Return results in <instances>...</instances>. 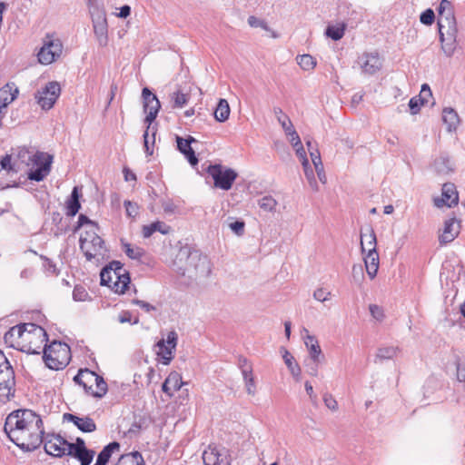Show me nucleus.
<instances>
[{
    "instance_id": "obj_44",
    "label": "nucleus",
    "mask_w": 465,
    "mask_h": 465,
    "mask_svg": "<svg viewBox=\"0 0 465 465\" xmlns=\"http://www.w3.org/2000/svg\"><path fill=\"white\" fill-rule=\"evenodd\" d=\"M258 205L265 212H273L277 206V201L271 195H265L258 201Z\"/></svg>"
},
{
    "instance_id": "obj_4",
    "label": "nucleus",
    "mask_w": 465,
    "mask_h": 465,
    "mask_svg": "<svg viewBox=\"0 0 465 465\" xmlns=\"http://www.w3.org/2000/svg\"><path fill=\"white\" fill-rule=\"evenodd\" d=\"M101 284L110 287L116 293H124L130 284L128 272L117 261L110 262L100 273Z\"/></svg>"
},
{
    "instance_id": "obj_55",
    "label": "nucleus",
    "mask_w": 465,
    "mask_h": 465,
    "mask_svg": "<svg viewBox=\"0 0 465 465\" xmlns=\"http://www.w3.org/2000/svg\"><path fill=\"white\" fill-rule=\"evenodd\" d=\"M323 402L329 410L332 411H336L338 410V402L331 394L325 393L323 395Z\"/></svg>"
},
{
    "instance_id": "obj_58",
    "label": "nucleus",
    "mask_w": 465,
    "mask_h": 465,
    "mask_svg": "<svg viewBox=\"0 0 465 465\" xmlns=\"http://www.w3.org/2000/svg\"><path fill=\"white\" fill-rule=\"evenodd\" d=\"M124 205L129 217H135L138 214V205L130 201H124Z\"/></svg>"
},
{
    "instance_id": "obj_20",
    "label": "nucleus",
    "mask_w": 465,
    "mask_h": 465,
    "mask_svg": "<svg viewBox=\"0 0 465 465\" xmlns=\"http://www.w3.org/2000/svg\"><path fill=\"white\" fill-rule=\"evenodd\" d=\"M359 64L362 72L368 74H374L381 68V59L378 54H363L359 58Z\"/></svg>"
},
{
    "instance_id": "obj_12",
    "label": "nucleus",
    "mask_w": 465,
    "mask_h": 465,
    "mask_svg": "<svg viewBox=\"0 0 465 465\" xmlns=\"http://www.w3.org/2000/svg\"><path fill=\"white\" fill-rule=\"evenodd\" d=\"M14 386V370L3 351H0V397H8Z\"/></svg>"
},
{
    "instance_id": "obj_19",
    "label": "nucleus",
    "mask_w": 465,
    "mask_h": 465,
    "mask_svg": "<svg viewBox=\"0 0 465 465\" xmlns=\"http://www.w3.org/2000/svg\"><path fill=\"white\" fill-rule=\"evenodd\" d=\"M459 196L456 188L453 183H444L442 187L441 198L434 199V204L437 207H442L444 205L452 207L458 203Z\"/></svg>"
},
{
    "instance_id": "obj_17",
    "label": "nucleus",
    "mask_w": 465,
    "mask_h": 465,
    "mask_svg": "<svg viewBox=\"0 0 465 465\" xmlns=\"http://www.w3.org/2000/svg\"><path fill=\"white\" fill-rule=\"evenodd\" d=\"M142 97L143 100V110L146 113L144 122L146 124H152L155 120L161 107L160 102L156 95L153 94L147 87L143 89Z\"/></svg>"
},
{
    "instance_id": "obj_30",
    "label": "nucleus",
    "mask_w": 465,
    "mask_h": 465,
    "mask_svg": "<svg viewBox=\"0 0 465 465\" xmlns=\"http://www.w3.org/2000/svg\"><path fill=\"white\" fill-rule=\"evenodd\" d=\"M87 6L92 21L107 18L103 0H87Z\"/></svg>"
},
{
    "instance_id": "obj_38",
    "label": "nucleus",
    "mask_w": 465,
    "mask_h": 465,
    "mask_svg": "<svg viewBox=\"0 0 465 465\" xmlns=\"http://www.w3.org/2000/svg\"><path fill=\"white\" fill-rule=\"evenodd\" d=\"M242 378L245 383L246 392L253 396L256 393V384L252 374V367H247L243 371Z\"/></svg>"
},
{
    "instance_id": "obj_26",
    "label": "nucleus",
    "mask_w": 465,
    "mask_h": 465,
    "mask_svg": "<svg viewBox=\"0 0 465 465\" xmlns=\"http://www.w3.org/2000/svg\"><path fill=\"white\" fill-rule=\"evenodd\" d=\"M183 384L181 374L177 371H172L163 383L162 389L163 392L172 396L173 392L182 388Z\"/></svg>"
},
{
    "instance_id": "obj_15",
    "label": "nucleus",
    "mask_w": 465,
    "mask_h": 465,
    "mask_svg": "<svg viewBox=\"0 0 465 465\" xmlns=\"http://www.w3.org/2000/svg\"><path fill=\"white\" fill-rule=\"evenodd\" d=\"M439 34L442 51L447 56H452L457 47V25H440Z\"/></svg>"
},
{
    "instance_id": "obj_21",
    "label": "nucleus",
    "mask_w": 465,
    "mask_h": 465,
    "mask_svg": "<svg viewBox=\"0 0 465 465\" xmlns=\"http://www.w3.org/2000/svg\"><path fill=\"white\" fill-rule=\"evenodd\" d=\"M438 12H439L438 26L448 25H457L456 19L454 16V13H453V9H452V5L449 0H441L440 1Z\"/></svg>"
},
{
    "instance_id": "obj_16",
    "label": "nucleus",
    "mask_w": 465,
    "mask_h": 465,
    "mask_svg": "<svg viewBox=\"0 0 465 465\" xmlns=\"http://www.w3.org/2000/svg\"><path fill=\"white\" fill-rule=\"evenodd\" d=\"M25 326L26 323H23L10 328L4 335L5 343L22 351L24 341H28V331H26Z\"/></svg>"
},
{
    "instance_id": "obj_6",
    "label": "nucleus",
    "mask_w": 465,
    "mask_h": 465,
    "mask_svg": "<svg viewBox=\"0 0 465 465\" xmlns=\"http://www.w3.org/2000/svg\"><path fill=\"white\" fill-rule=\"evenodd\" d=\"M44 356L45 365L51 370L64 369L69 361V347L61 341H53L45 345Z\"/></svg>"
},
{
    "instance_id": "obj_13",
    "label": "nucleus",
    "mask_w": 465,
    "mask_h": 465,
    "mask_svg": "<svg viewBox=\"0 0 465 465\" xmlns=\"http://www.w3.org/2000/svg\"><path fill=\"white\" fill-rule=\"evenodd\" d=\"M45 450L47 454L54 457H63L69 455L68 441L59 434L48 433L43 436Z\"/></svg>"
},
{
    "instance_id": "obj_5",
    "label": "nucleus",
    "mask_w": 465,
    "mask_h": 465,
    "mask_svg": "<svg viewBox=\"0 0 465 465\" xmlns=\"http://www.w3.org/2000/svg\"><path fill=\"white\" fill-rule=\"evenodd\" d=\"M74 381L83 386L86 393L95 398L104 397L108 391L107 383L104 378L88 369L79 370Z\"/></svg>"
},
{
    "instance_id": "obj_1",
    "label": "nucleus",
    "mask_w": 465,
    "mask_h": 465,
    "mask_svg": "<svg viewBox=\"0 0 465 465\" xmlns=\"http://www.w3.org/2000/svg\"><path fill=\"white\" fill-rule=\"evenodd\" d=\"M4 430L17 447L26 451L37 449L45 434L41 417L28 409L12 411L5 419Z\"/></svg>"
},
{
    "instance_id": "obj_3",
    "label": "nucleus",
    "mask_w": 465,
    "mask_h": 465,
    "mask_svg": "<svg viewBox=\"0 0 465 465\" xmlns=\"http://www.w3.org/2000/svg\"><path fill=\"white\" fill-rule=\"evenodd\" d=\"M18 158L22 163L30 167L27 177L32 181H43L50 173L53 156L48 153L42 152L33 153L28 149L23 148L18 153Z\"/></svg>"
},
{
    "instance_id": "obj_43",
    "label": "nucleus",
    "mask_w": 465,
    "mask_h": 465,
    "mask_svg": "<svg viewBox=\"0 0 465 465\" xmlns=\"http://www.w3.org/2000/svg\"><path fill=\"white\" fill-rule=\"evenodd\" d=\"M190 95L183 94L181 91H176L172 94L171 100L173 102V108H182L185 106L189 101Z\"/></svg>"
},
{
    "instance_id": "obj_11",
    "label": "nucleus",
    "mask_w": 465,
    "mask_h": 465,
    "mask_svg": "<svg viewBox=\"0 0 465 465\" xmlns=\"http://www.w3.org/2000/svg\"><path fill=\"white\" fill-rule=\"evenodd\" d=\"M60 94L61 87L59 83L52 81L47 83L41 90H38L35 94V98L40 107L46 111L54 105Z\"/></svg>"
},
{
    "instance_id": "obj_39",
    "label": "nucleus",
    "mask_w": 465,
    "mask_h": 465,
    "mask_svg": "<svg viewBox=\"0 0 465 465\" xmlns=\"http://www.w3.org/2000/svg\"><path fill=\"white\" fill-rule=\"evenodd\" d=\"M346 25L340 23L335 25H328L325 30V35L334 41L341 39L344 35Z\"/></svg>"
},
{
    "instance_id": "obj_46",
    "label": "nucleus",
    "mask_w": 465,
    "mask_h": 465,
    "mask_svg": "<svg viewBox=\"0 0 465 465\" xmlns=\"http://www.w3.org/2000/svg\"><path fill=\"white\" fill-rule=\"evenodd\" d=\"M274 114H276L278 122L285 133L291 131V129L293 128L290 118L282 113L281 108H274Z\"/></svg>"
},
{
    "instance_id": "obj_28",
    "label": "nucleus",
    "mask_w": 465,
    "mask_h": 465,
    "mask_svg": "<svg viewBox=\"0 0 465 465\" xmlns=\"http://www.w3.org/2000/svg\"><path fill=\"white\" fill-rule=\"evenodd\" d=\"M377 239L374 230L371 227H368L365 232L361 233V252H371L377 251Z\"/></svg>"
},
{
    "instance_id": "obj_60",
    "label": "nucleus",
    "mask_w": 465,
    "mask_h": 465,
    "mask_svg": "<svg viewBox=\"0 0 465 465\" xmlns=\"http://www.w3.org/2000/svg\"><path fill=\"white\" fill-rule=\"evenodd\" d=\"M285 134L290 137V142L293 148L301 145L302 142L297 132L292 128L291 131L286 132Z\"/></svg>"
},
{
    "instance_id": "obj_32",
    "label": "nucleus",
    "mask_w": 465,
    "mask_h": 465,
    "mask_svg": "<svg viewBox=\"0 0 465 465\" xmlns=\"http://www.w3.org/2000/svg\"><path fill=\"white\" fill-rule=\"evenodd\" d=\"M442 120L447 125L448 132L456 131L460 124V117L457 112L452 108H444L442 111Z\"/></svg>"
},
{
    "instance_id": "obj_2",
    "label": "nucleus",
    "mask_w": 465,
    "mask_h": 465,
    "mask_svg": "<svg viewBox=\"0 0 465 465\" xmlns=\"http://www.w3.org/2000/svg\"><path fill=\"white\" fill-rule=\"evenodd\" d=\"M174 270L189 278L208 276L211 272L210 262L206 256L188 248H181L173 262Z\"/></svg>"
},
{
    "instance_id": "obj_14",
    "label": "nucleus",
    "mask_w": 465,
    "mask_h": 465,
    "mask_svg": "<svg viewBox=\"0 0 465 465\" xmlns=\"http://www.w3.org/2000/svg\"><path fill=\"white\" fill-rule=\"evenodd\" d=\"M62 51L63 45L59 39L47 37L37 54L38 61L43 64H50L61 55Z\"/></svg>"
},
{
    "instance_id": "obj_56",
    "label": "nucleus",
    "mask_w": 465,
    "mask_h": 465,
    "mask_svg": "<svg viewBox=\"0 0 465 465\" xmlns=\"http://www.w3.org/2000/svg\"><path fill=\"white\" fill-rule=\"evenodd\" d=\"M309 353L312 361H320V357L322 355V350L319 345V343L316 344H311V347H309Z\"/></svg>"
},
{
    "instance_id": "obj_59",
    "label": "nucleus",
    "mask_w": 465,
    "mask_h": 465,
    "mask_svg": "<svg viewBox=\"0 0 465 465\" xmlns=\"http://www.w3.org/2000/svg\"><path fill=\"white\" fill-rule=\"evenodd\" d=\"M68 449H70V450H69V454H70L72 452H74L75 450H85L87 448L85 447L84 440L82 438H77L75 443L68 442Z\"/></svg>"
},
{
    "instance_id": "obj_36",
    "label": "nucleus",
    "mask_w": 465,
    "mask_h": 465,
    "mask_svg": "<svg viewBox=\"0 0 465 465\" xmlns=\"http://www.w3.org/2000/svg\"><path fill=\"white\" fill-rule=\"evenodd\" d=\"M117 465H144V460L138 451L123 455Z\"/></svg>"
},
{
    "instance_id": "obj_52",
    "label": "nucleus",
    "mask_w": 465,
    "mask_h": 465,
    "mask_svg": "<svg viewBox=\"0 0 465 465\" xmlns=\"http://www.w3.org/2000/svg\"><path fill=\"white\" fill-rule=\"evenodd\" d=\"M435 19V15L432 9L429 8L421 13L420 16V21L423 25H430L433 24Z\"/></svg>"
},
{
    "instance_id": "obj_40",
    "label": "nucleus",
    "mask_w": 465,
    "mask_h": 465,
    "mask_svg": "<svg viewBox=\"0 0 465 465\" xmlns=\"http://www.w3.org/2000/svg\"><path fill=\"white\" fill-rule=\"evenodd\" d=\"M122 248L125 254L133 260H139L144 254V250L136 245H132L126 242L122 241Z\"/></svg>"
},
{
    "instance_id": "obj_18",
    "label": "nucleus",
    "mask_w": 465,
    "mask_h": 465,
    "mask_svg": "<svg viewBox=\"0 0 465 465\" xmlns=\"http://www.w3.org/2000/svg\"><path fill=\"white\" fill-rule=\"evenodd\" d=\"M430 168L435 174L446 177L455 172V163L447 153H440L431 163Z\"/></svg>"
},
{
    "instance_id": "obj_29",
    "label": "nucleus",
    "mask_w": 465,
    "mask_h": 465,
    "mask_svg": "<svg viewBox=\"0 0 465 465\" xmlns=\"http://www.w3.org/2000/svg\"><path fill=\"white\" fill-rule=\"evenodd\" d=\"M364 254H365V256L363 259H364V264H365L367 274L369 275V277L371 279H373L376 276V274L378 272V269H379V264H380L379 253L377 251L373 250V252H365Z\"/></svg>"
},
{
    "instance_id": "obj_53",
    "label": "nucleus",
    "mask_w": 465,
    "mask_h": 465,
    "mask_svg": "<svg viewBox=\"0 0 465 465\" xmlns=\"http://www.w3.org/2000/svg\"><path fill=\"white\" fill-rule=\"evenodd\" d=\"M331 292H328L323 288H318L313 292V298L322 302L329 301L331 299Z\"/></svg>"
},
{
    "instance_id": "obj_54",
    "label": "nucleus",
    "mask_w": 465,
    "mask_h": 465,
    "mask_svg": "<svg viewBox=\"0 0 465 465\" xmlns=\"http://www.w3.org/2000/svg\"><path fill=\"white\" fill-rule=\"evenodd\" d=\"M371 316L378 322H381L384 319V312L381 307L376 304H371L369 306Z\"/></svg>"
},
{
    "instance_id": "obj_64",
    "label": "nucleus",
    "mask_w": 465,
    "mask_h": 465,
    "mask_svg": "<svg viewBox=\"0 0 465 465\" xmlns=\"http://www.w3.org/2000/svg\"><path fill=\"white\" fill-rule=\"evenodd\" d=\"M320 361H312V363L307 365V373L312 377H316L318 375V368Z\"/></svg>"
},
{
    "instance_id": "obj_27",
    "label": "nucleus",
    "mask_w": 465,
    "mask_h": 465,
    "mask_svg": "<svg viewBox=\"0 0 465 465\" xmlns=\"http://www.w3.org/2000/svg\"><path fill=\"white\" fill-rule=\"evenodd\" d=\"M204 465H229L226 457L219 452L216 447L209 446L203 453Z\"/></svg>"
},
{
    "instance_id": "obj_42",
    "label": "nucleus",
    "mask_w": 465,
    "mask_h": 465,
    "mask_svg": "<svg viewBox=\"0 0 465 465\" xmlns=\"http://www.w3.org/2000/svg\"><path fill=\"white\" fill-rule=\"evenodd\" d=\"M152 124H147V128L143 134V145L145 153L149 155L153 154V150L150 148V143L153 145L156 129Z\"/></svg>"
},
{
    "instance_id": "obj_50",
    "label": "nucleus",
    "mask_w": 465,
    "mask_h": 465,
    "mask_svg": "<svg viewBox=\"0 0 465 465\" xmlns=\"http://www.w3.org/2000/svg\"><path fill=\"white\" fill-rule=\"evenodd\" d=\"M89 297V294L84 287L76 285L73 291V298L76 302H84Z\"/></svg>"
},
{
    "instance_id": "obj_63",
    "label": "nucleus",
    "mask_w": 465,
    "mask_h": 465,
    "mask_svg": "<svg viewBox=\"0 0 465 465\" xmlns=\"http://www.w3.org/2000/svg\"><path fill=\"white\" fill-rule=\"evenodd\" d=\"M304 386H305V391L311 399V401L313 404H316L317 403V395L314 393L312 385L309 381H306Z\"/></svg>"
},
{
    "instance_id": "obj_57",
    "label": "nucleus",
    "mask_w": 465,
    "mask_h": 465,
    "mask_svg": "<svg viewBox=\"0 0 465 465\" xmlns=\"http://www.w3.org/2000/svg\"><path fill=\"white\" fill-rule=\"evenodd\" d=\"M118 321L121 323L131 322L133 324H137L139 322L138 317H135L134 320L133 321L132 313L129 311L122 312L118 317Z\"/></svg>"
},
{
    "instance_id": "obj_23",
    "label": "nucleus",
    "mask_w": 465,
    "mask_h": 465,
    "mask_svg": "<svg viewBox=\"0 0 465 465\" xmlns=\"http://www.w3.org/2000/svg\"><path fill=\"white\" fill-rule=\"evenodd\" d=\"M460 233V223L456 218H450L445 222L442 233L440 235V242L446 244L452 242Z\"/></svg>"
},
{
    "instance_id": "obj_62",
    "label": "nucleus",
    "mask_w": 465,
    "mask_h": 465,
    "mask_svg": "<svg viewBox=\"0 0 465 465\" xmlns=\"http://www.w3.org/2000/svg\"><path fill=\"white\" fill-rule=\"evenodd\" d=\"M132 303L139 306L140 308L144 310L146 312H150L152 311L156 310V308L153 305L150 304L147 302L142 301V300L134 299L132 301Z\"/></svg>"
},
{
    "instance_id": "obj_22",
    "label": "nucleus",
    "mask_w": 465,
    "mask_h": 465,
    "mask_svg": "<svg viewBox=\"0 0 465 465\" xmlns=\"http://www.w3.org/2000/svg\"><path fill=\"white\" fill-rule=\"evenodd\" d=\"M196 139L189 136L186 139H183L180 136H176V143H177V148L178 150L184 154V156L187 158L188 162L192 165H196L198 163V159L195 156L194 151L191 147L192 143H195Z\"/></svg>"
},
{
    "instance_id": "obj_37",
    "label": "nucleus",
    "mask_w": 465,
    "mask_h": 465,
    "mask_svg": "<svg viewBox=\"0 0 465 465\" xmlns=\"http://www.w3.org/2000/svg\"><path fill=\"white\" fill-rule=\"evenodd\" d=\"M282 358L292 375L296 380H299L301 374V368L296 362H294L293 356L287 350L283 349Z\"/></svg>"
},
{
    "instance_id": "obj_24",
    "label": "nucleus",
    "mask_w": 465,
    "mask_h": 465,
    "mask_svg": "<svg viewBox=\"0 0 465 465\" xmlns=\"http://www.w3.org/2000/svg\"><path fill=\"white\" fill-rule=\"evenodd\" d=\"M94 34L99 46H106L108 45V23L107 18L92 21Z\"/></svg>"
},
{
    "instance_id": "obj_8",
    "label": "nucleus",
    "mask_w": 465,
    "mask_h": 465,
    "mask_svg": "<svg viewBox=\"0 0 465 465\" xmlns=\"http://www.w3.org/2000/svg\"><path fill=\"white\" fill-rule=\"evenodd\" d=\"M103 239L95 232H85L80 237V249L88 261L104 257L105 249Z\"/></svg>"
},
{
    "instance_id": "obj_33",
    "label": "nucleus",
    "mask_w": 465,
    "mask_h": 465,
    "mask_svg": "<svg viewBox=\"0 0 465 465\" xmlns=\"http://www.w3.org/2000/svg\"><path fill=\"white\" fill-rule=\"evenodd\" d=\"M428 94L431 95V91L427 84L421 86L420 94L419 96L412 97L409 102V106L412 114H416L422 104L426 102L424 98H421V94Z\"/></svg>"
},
{
    "instance_id": "obj_61",
    "label": "nucleus",
    "mask_w": 465,
    "mask_h": 465,
    "mask_svg": "<svg viewBox=\"0 0 465 465\" xmlns=\"http://www.w3.org/2000/svg\"><path fill=\"white\" fill-rule=\"evenodd\" d=\"M244 223L242 221H235L229 224L230 229L237 235H242L244 232Z\"/></svg>"
},
{
    "instance_id": "obj_48",
    "label": "nucleus",
    "mask_w": 465,
    "mask_h": 465,
    "mask_svg": "<svg viewBox=\"0 0 465 465\" xmlns=\"http://www.w3.org/2000/svg\"><path fill=\"white\" fill-rule=\"evenodd\" d=\"M76 426L83 432H93L96 430V425L93 419L89 417L81 418Z\"/></svg>"
},
{
    "instance_id": "obj_34",
    "label": "nucleus",
    "mask_w": 465,
    "mask_h": 465,
    "mask_svg": "<svg viewBox=\"0 0 465 465\" xmlns=\"http://www.w3.org/2000/svg\"><path fill=\"white\" fill-rule=\"evenodd\" d=\"M79 197L78 188L74 187L70 199L66 203V214L68 216H74L81 208Z\"/></svg>"
},
{
    "instance_id": "obj_31",
    "label": "nucleus",
    "mask_w": 465,
    "mask_h": 465,
    "mask_svg": "<svg viewBox=\"0 0 465 465\" xmlns=\"http://www.w3.org/2000/svg\"><path fill=\"white\" fill-rule=\"evenodd\" d=\"M155 232H159L165 235L171 232V227L163 222L156 221L151 224L143 225L142 228V234L143 238H149Z\"/></svg>"
},
{
    "instance_id": "obj_47",
    "label": "nucleus",
    "mask_w": 465,
    "mask_h": 465,
    "mask_svg": "<svg viewBox=\"0 0 465 465\" xmlns=\"http://www.w3.org/2000/svg\"><path fill=\"white\" fill-rule=\"evenodd\" d=\"M302 167H303L304 174L310 183V186L312 188V190L318 191L319 186H318L317 181L314 176V171L311 167L309 161H305L304 164H302Z\"/></svg>"
},
{
    "instance_id": "obj_51",
    "label": "nucleus",
    "mask_w": 465,
    "mask_h": 465,
    "mask_svg": "<svg viewBox=\"0 0 465 465\" xmlns=\"http://www.w3.org/2000/svg\"><path fill=\"white\" fill-rule=\"evenodd\" d=\"M248 24L251 27L253 28L261 27L265 31H271V28L268 26L264 20L259 19L253 15L248 17Z\"/></svg>"
},
{
    "instance_id": "obj_45",
    "label": "nucleus",
    "mask_w": 465,
    "mask_h": 465,
    "mask_svg": "<svg viewBox=\"0 0 465 465\" xmlns=\"http://www.w3.org/2000/svg\"><path fill=\"white\" fill-rule=\"evenodd\" d=\"M297 63L302 69L310 71L316 66V60L311 54H302L297 56Z\"/></svg>"
},
{
    "instance_id": "obj_49",
    "label": "nucleus",
    "mask_w": 465,
    "mask_h": 465,
    "mask_svg": "<svg viewBox=\"0 0 465 465\" xmlns=\"http://www.w3.org/2000/svg\"><path fill=\"white\" fill-rule=\"evenodd\" d=\"M398 352L397 347H382L378 349L376 358L380 360H390L396 356Z\"/></svg>"
},
{
    "instance_id": "obj_41",
    "label": "nucleus",
    "mask_w": 465,
    "mask_h": 465,
    "mask_svg": "<svg viewBox=\"0 0 465 465\" xmlns=\"http://www.w3.org/2000/svg\"><path fill=\"white\" fill-rule=\"evenodd\" d=\"M94 454L95 452L94 450L85 449L81 450H75L74 452H72L69 455L77 459L81 462V465H90Z\"/></svg>"
},
{
    "instance_id": "obj_9",
    "label": "nucleus",
    "mask_w": 465,
    "mask_h": 465,
    "mask_svg": "<svg viewBox=\"0 0 465 465\" xmlns=\"http://www.w3.org/2000/svg\"><path fill=\"white\" fill-rule=\"evenodd\" d=\"M207 173L213 178L214 187L228 191L232 188L238 174L237 173L222 164H210Z\"/></svg>"
},
{
    "instance_id": "obj_25",
    "label": "nucleus",
    "mask_w": 465,
    "mask_h": 465,
    "mask_svg": "<svg viewBox=\"0 0 465 465\" xmlns=\"http://www.w3.org/2000/svg\"><path fill=\"white\" fill-rule=\"evenodd\" d=\"M19 90L14 83H8L0 89V110L6 108L18 95Z\"/></svg>"
},
{
    "instance_id": "obj_35",
    "label": "nucleus",
    "mask_w": 465,
    "mask_h": 465,
    "mask_svg": "<svg viewBox=\"0 0 465 465\" xmlns=\"http://www.w3.org/2000/svg\"><path fill=\"white\" fill-rule=\"evenodd\" d=\"M230 106L225 99H220L214 111V118L218 122H225L230 115Z\"/></svg>"
},
{
    "instance_id": "obj_10",
    "label": "nucleus",
    "mask_w": 465,
    "mask_h": 465,
    "mask_svg": "<svg viewBox=\"0 0 465 465\" xmlns=\"http://www.w3.org/2000/svg\"><path fill=\"white\" fill-rule=\"evenodd\" d=\"M177 333L174 331H171L167 333L166 338L161 339L155 344V353L163 365H168L172 361L177 345Z\"/></svg>"
},
{
    "instance_id": "obj_7",
    "label": "nucleus",
    "mask_w": 465,
    "mask_h": 465,
    "mask_svg": "<svg viewBox=\"0 0 465 465\" xmlns=\"http://www.w3.org/2000/svg\"><path fill=\"white\" fill-rule=\"evenodd\" d=\"M25 328L28 331V341H24L22 351L30 354H39L41 349L47 345L48 338L46 331L41 326L32 322H27Z\"/></svg>"
}]
</instances>
